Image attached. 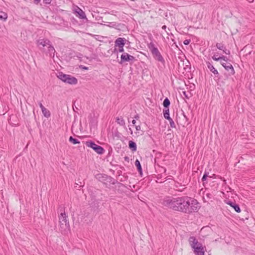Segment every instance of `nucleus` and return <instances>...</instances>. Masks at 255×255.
<instances>
[{"label": "nucleus", "instance_id": "nucleus-1", "mask_svg": "<svg viewBox=\"0 0 255 255\" xmlns=\"http://www.w3.org/2000/svg\"><path fill=\"white\" fill-rule=\"evenodd\" d=\"M162 204L173 210L191 214L197 212L199 209V203L193 198L184 196L180 197H165Z\"/></svg>", "mask_w": 255, "mask_h": 255}, {"label": "nucleus", "instance_id": "nucleus-2", "mask_svg": "<svg viewBox=\"0 0 255 255\" xmlns=\"http://www.w3.org/2000/svg\"><path fill=\"white\" fill-rule=\"evenodd\" d=\"M59 222L61 233L62 234L67 233L70 230V225L68 216L65 212H61L59 216Z\"/></svg>", "mask_w": 255, "mask_h": 255}, {"label": "nucleus", "instance_id": "nucleus-3", "mask_svg": "<svg viewBox=\"0 0 255 255\" xmlns=\"http://www.w3.org/2000/svg\"><path fill=\"white\" fill-rule=\"evenodd\" d=\"M58 77L62 81L70 84H76L78 82L77 79L74 77L62 73H59Z\"/></svg>", "mask_w": 255, "mask_h": 255}, {"label": "nucleus", "instance_id": "nucleus-4", "mask_svg": "<svg viewBox=\"0 0 255 255\" xmlns=\"http://www.w3.org/2000/svg\"><path fill=\"white\" fill-rule=\"evenodd\" d=\"M93 23L90 20L86 22H81V29L83 30V32L89 34V32L92 31V25Z\"/></svg>", "mask_w": 255, "mask_h": 255}, {"label": "nucleus", "instance_id": "nucleus-5", "mask_svg": "<svg viewBox=\"0 0 255 255\" xmlns=\"http://www.w3.org/2000/svg\"><path fill=\"white\" fill-rule=\"evenodd\" d=\"M86 145L93 148L98 154H102L104 151V149L102 146L96 144L93 142L87 141L86 142Z\"/></svg>", "mask_w": 255, "mask_h": 255}, {"label": "nucleus", "instance_id": "nucleus-6", "mask_svg": "<svg viewBox=\"0 0 255 255\" xmlns=\"http://www.w3.org/2000/svg\"><path fill=\"white\" fill-rule=\"evenodd\" d=\"M50 41L47 39H40L37 40V45L39 48L45 51V46H48L50 43Z\"/></svg>", "mask_w": 255, "mask_h": 255}, {"label": "nucleus", "instance_id": "nucleus-7", "mask_svg": "<svg viewBox=\"0 0 255 255\" xmlns=\"http://www.w3.org/2000/svg\"><path fill=\"white\" fill-rule=\"evenodd\" d=\"M151 52L155 60L160 62L163 64L165 63V60L157 48L154 49Z\"/></svg>", "mask_w": 255, "mask_h": 255}, {"label": "nucleus", "instance_id": "nucleus-8", "mask_svg": "<svg viewBox=\"0 0 255 255\" xmlns=\"http://www.w3.org/2000/svg\"><path fill=\"white\" fill-rule=\"evenodd\" d=\"M134 60V57L128 54L127 53L124 52L121 56V61L120 62V63L122 64L125 62L133 61Z\"/></svg>", "mask_w": 255, "mask_h": 255}, {"label": "nucleus", "instance_id": "nucleus-9", "mask_svg": "<svg viewBox=\"0 0 255 255\" xmlns=\"http://www.w3.org/2000/svg\"><path fill=\"white\" fill-rule=\"evenodd\" d=\"M189 242L190 246L193 249H195V248H198L199 247H200L202 246L201 243L198 242L196 238L193 236L190 237L189 238Z\"/></svg>", "mask_w": 255, "mask_h": 255}, {"label": "nucleus", "instance_id": "nucleus-10", "mask_svg": "<svg viewBox=\"0 0 255 255\" xmlns=\"http://www.w3.org/2000/svg\"><path fill=\"white\" fill-rule=\"evenodd\" d=\"M221 64L225 68V69L229 72L231 75L235 74L234 69L230 63H226L224 62L221 61Z\"/></svg>", "mask_w": 255, "mask_h": 255}, {"label": "nucleus", "instance_id": "nucleus-11", "mask_svg": "<svg viewBox=\"0 0 255 255\" xmlns=\"http://www.w3.org/2000/svg\"><path fill=\"white\" fill-rule=\"evenodd\" d=\"M46 54H48L51 57H54V54L55 52V50L53 46H52L51 43L47 46V50H46V48L45 49V51Z\"/></svg>", "mask_w": 255, "mask_h": 255}, {"label": "nucleus", "instance_id": "nucleus-12", "mask_svg": "<svg viewBox=\"0 0 255 255\" xmlns=\"http://www.w3.org/2000/svg\"><path fill=\"white\" fill-rule=\"evenodd\" d=\"M205 247L202 246L201 247H199L198 248H195V249H193V251L194 254L196 255H204L205 254Z\"/></svg>", "mask_w": 255, "mask_h": 255}, {"label": "nucleus", "instance_id": "nucleus-13", "mask_svg": "<svg viewBox=\"0 0 255 255\" xmlns=\"http://www.w3.org/2000/svg\"><path fill=\"white\" fill-rule=\"evenodd\" d=\"M126 39L125 38L119 37L115 41V46L118 47L124 46Z\"/></svg>", "mask_w": 255, "mask_h": 255}, {"label": "nucleus", "instance_id": "nucleus-14", "mask_svg": "<svg viewBox=\"0 0 255 255\" xmlns=\"http://www.w3.org/2000/svg\"><path fill=\"white\" fill-rule=\"evenodd\" d=\"M207 65L208 68V69L211 71L212 73H213L215 75H218L219 73L218 71L214 68L213 65L211 64L210 62H207Z\"/></svg>", "mask_w": 255, "mask_h": 255}, {"label": "nucleus", "instance_id": "nucleus-15", "mask_svg": "<svg viewBox=\"0 0 255 255\" xmlns=\"http://www.w3.org/2000/svg\"><path fill=\"white\" fill-rule=\"evenodd\" d=\"M228 204L230 205L232 207H233L237 212L240 213L241 212L240 208L238 204L233 202H229Z\"/></svg>", "mask_w": 255, "mask_h": 255}, {"label": "nucleus", "instance_id": "nucleus-16", "mask_svg": "<svg viewBox=\"0 0 255 255\" xmlns=\"http://www.w3.org/2000/svg\"><path fill=\"white\" fill-rule=\"evenodd\" d=\"M212 59L214 60L217 61H218L223 60V61H224L225 62H227V60H228V58L226 56H221V57H217V56L216 55H214L212 56Z\"/></svg>", "mask_w": 255, "mask_h": 255}, {"label": "nucleus", "instance_id": "nucleus-17", "mask_svg": "<svg viewBox=\"0 0 255 255\" xmlns=\"http://www.w3.org/2000/svg\"><path fill=\"white\" fill-rule=\"evenodd\" d=\"M128 146L129 148L133 151H135L136 150V143L131 141L130 140L128 142Z\"/></svg>", "mask_w": 255, "mask_h": 255}, {"label": "nucleus", "instance_id": "nucleus-18", "mask_svg": "<svg viewBox=\"0 0 255 255\" xmlns=\"http://www.w3.org/2000/svg\"><path fill=\"white\" fill-rule=\"evenodd\" d=\"M89 20L86 17L85 13L81 9V22H86Z\"/></svg>", "mask_w": 255, "mask_h": 255}, {"label": "nucleus", "instance_id": "nucleus-19", "mask_svg": "<svg viewBox=\"0 0 255 255\" xmlns=\"http://www.w3.org/2000/svg\"><path fill=\"white\" fill-rule=\"evenodd\" d=\"M116 122L121 126H124L125 125V122L122 117H117L116 118Z\"/></svg>", "mask_w": 255, "mask_h": 255}, {"label": "nucleus", "instance_id": "nucleus-20", "mask_svg": "<svg viewBox=\"0 0 255 255\" xmlns=\"http://www.w3.org/2000/svg\"><path fill=\"white\" fill-rule=\"evenodd\" d=\"M96 178L101 181H103L105 180V178H107V175L105 174H98L96 175Z\"/></svg>", "mask_w": 255, "mask_h": 255}, {"label": "nucleus", "instance_id": "nucleus-21", "mask_svg": "<svg viewBox=\"0 0 255 255\" xmlns=\"http://www.w3.org/2000/svg\"><path fill=\"white\" fill-rule=\"evenodd\" d=\"M41 111L44 117L49 118L50 116V112L46 108H43Z\"/></svg>", "mask_w": 255, "mask_h": 255}, {"label": "nucleus", "instance_id": "nucleus-22", "mask_svg": "<svg viewBox=\"0 0 255 255\" xmlns=\"http://www.w3.org/2000/svg\"><path fill=\"white\" fill-rule=\"evenodd\" d=\"M163 115L165 119L168 120L170 119V117L169 116V108L164 109L163 110Z\"/></svg>", "mask_w": 255, "mask_h": 255}, {"label": "nucleus", "instance_id": "nucleus-23", "mask_svg": "<svg viewBox=\"0 0 255 255\" xmlns=\"http://www.w3.org/2000/svg\"><path fill=\"white\" fill-rule=\"evenodd\" d=\"M135 165L136 166L138 171L141 174L142 172V168L138 160L136 159L135 161Z\"/></svg>", "mask_w": 255, "mask_h": 255}, {"label": "nucleus", "instance_id": "nucleus-24", "mask_svg": "<svg viewBox=\"0 0 255 255\" xmlns=\"http://www.w3.org/2000/svg\"><path fill=\"white\" fill-rule=\"evenodd\" d=\"M170 104V101L167 98H166L163 103V105L165 109L168 108Z\"/></svg>", "mask_w": 255, "mask_h": 255}, {"label": "nucleus", "instance_id": "nucleus-25", "mask_svg": "<svg viewBox=\"0 0 255 255\" xmlns=\"http://www.w3.org/2000/svg\"><path fill=\"white\" fill-rule=\"evenodd\" d=\"M7 18V15L6 13L0 11V19L3 20H5Z\"/></svg>", "mask_w": 255, "mask_h": 255}, {"label": "nucleus", "instance_id": "nucleus-26", "mask_svg": "<svg viewBox=\"0 0 255 255\" xmlns=\"http://www.w3.org/2000/svg\"><path fill=\"white\" fill-rule=\"evenodd\" d=\"M69 141L74 144L79 143V141L78 140V139L74 138L72 136H70L69 137Z\"/></svg>", "mask_w": 255, "mask_h": 255}, {"label": "nucleus", "instance_id": "nucleus-27", "mask_svg": "<svg viewBox=\"0 0 255 255\" xmlns=\"http://www.w3.org/2000/svg\"><path fill=\"white\" fill-rule=\"evenodd\" d=\"M148 47L149 49L150 52L157 48L155 47L154 44L153 42H150L149 44H148Z\"/></svg>", "mask_w": 255, "mask_h": 255}, {"label": "nucleus", "instance_id": "nucleus-28", "mask_svg": "<svg viewBox=\"0 0 255 255\" xmlns=\"http://www.w3.org/2000/svg\"><path fill=\"white\" fill-rule=\"evenodd\" d=\"M108 24H106V25L108 26L111 27L116 28L118 24L116 22H108Z\"/></svg>", "mask_w": 255, "mask_h": 255}, {"label": "nucleus", "instance_id": "nucleus-29", "mask_svg": "<svg viewBox=\"0 0 255 255\" xmlns=\"http://www.w3.org/2000/svg\"><path fill=\"white\" fill-rule=\"evenodd\" d=\"M216 47H217L218 49H219L220 50H222L224 49L225 48V47L224 46V45L223 44L218 43H217L216 44Z\"/></svg>", "mask_w": 255, "mask_h": 255}, {"label": "nucleus", "instance_id": "nucleus-30", "mask_svg": "<svg viewBox=\"0 0 255 255\" xmlns=\"http://www.w3.org/2000/svg\"><path fill=\"white\" fill-rule=\"evenodd\" d=\"M168 120L169 121V122L170 123V127L172 128H175V124L174 122H173V121L172 120V119L171 118H170V119H168Z\"/></svg>", "mask_w": 255, "mask_h": 255}, {"label": "nucleus", "instance_id": "nucleus-31", "mask_svg": "<svg viewBox=\"0 0 255 255\" xmlns=\"http://www.w3.org/2000/svg\"><path fill=\"white\" fill-rule=\"evenodd\" d=\"M208 173L205 172L203 175V176L202 177V180L203 182H204L205 181H206V179H207V177H208Z\"/></svg>", "mask_w": 255, "mask_h": 255}, {"label": "nucleus", "instance_id": "nucleus-32", "mask_svg": "<svg viewBox=\"0 0 255 255\" xmlns=\"http://www.w3.org/2000/svg\"><path fill=\"white\" fill-rule=\"evenodd\" d=\"M223 51L224 53L226 54H230V50L227 49L226 48H225V49L223 50Z\"/></svg>", "mask_w": 255, "mask_h": 255}, {"label": "nucleus", "instance_id": "nucleus-33", "mask_svg": "<svg viewBox=\"0 0 255 255\" xmlns=\"http://www.w3.org/2000/svg\"><path fill=\"white\" fill-rule=\"evenodd\" d=\"M190 42V40L189 39H186L183 41V43L185 45H188Z\"/></svg>", "mask_w": 255, "mask_h": 255}, {"label": "nucleus", "instance_id": "nucleus-34", "mask_svg": "<svg viewBox=\"0 0 255 255\" xmlns=\"http://www.w3.org/2000/svg\"><path fill=\"white\" fill-rule=\"evenodd\" d=\"M52 0H43V2L46 4H49L51 2Z\"/></svg>", "mask_w": 255, "mask_h": 255}, {"label": "nucleus", "instance_id": "nucleus-35", "mask_svg": "<svg viewBox=\"0 0 255 255\" xmlns=\"http://www.w3.org/2000/svg\"><path fill=\"white\" fill-rule=\"evenodd\" d=\"M119 51L120 52H123L124 53V46H122V47H119Z\"/></svg>", "mask_w": 255, "mask_h": 255}, {"label": "nucleus", "instance_id": "nucleus-36", "mask_svg": "<svg viewBox=\"0 0 255 255\" xmlns=\"http://www.w3.org/2000/svg\"><path fill=\"white\" fill-rule=\"evenodd\" d=\"M183 94L184 95V96L187 98V99H189L190 96L186 94V92H183Z\"/></svg>", "mask_w": 255, "mask_h": 255}, {"label": "nucleus", "instance_id": "nucleus-37", "mask_svg": "<svg viewBox=\"0 0 255 255\" xmlns=\"http://www.w3.org/2000/svg\"><path fill=\"white\" fill-rule=\"evenodd\" d=\"M38 104H39V106L40 107V108H41V109L42 110L43 108H44L45 107L43 106V105L42 104V103L40 102L38 103Z\"/></svg>", "mask_w": 255, "mask_h": 255}, {"label": "nucleus", "instance_id": "nucleus-38", "mask_svg": "<svg viewBox=\"0 0 255 255\" xmlns=\"http://www.w3.org/2000/svg\"><path fill=\"white\" fill-rule=\"evenodd\" d=\"M81 69H84V70H88V67H85V66H83L81 65Z\"/></svg>", "mask_w": 255, "mask_h": 255}, {"label": "nucleus", "instance_id": "nucleus-39", "mask_svg": "<svg viewBox=\"0 0 255 255\" xmlns=\"http://www.w3.org/2000/svg\"><path fill=\"white\" fill-rule=\"evenodd\" d=\"M76 104H77V105H78V101H75V102H74V106H75V108H76V109L78 110V108H77V107H76Z\"/></svg>", "mask_w": 255, "mask_h": 255}, {"label": "nucleus", "instance_id": "nucleus-40", "mask_svg": "<svg viewBox=\"0 0 255 255\" xmlns=\"http://www.w3.org/2000/svg\"><path fill=\"white\" fill-rule=\"evenodd\" d=\"M34 0L35 3L38 4L40 2L41 0Z\"/></svg>", "mask_w": 255, "mask_h": 255}, {"label": "nucleus", "instance_id": "nucleus-41", "mask_svg": "<svg viewBox=\"0 0 255 255\" xmlns=\"http://www.w3.org/2000/svg\"><path fill=\"white\" fill-rule=\"evenodd\" d=\"M135 128H136V129L137 130H139L140 129V126H136L135 127Z\"/></svg>", "mask_w": 255, "mask_h": 255}, {"label": "nucleus", "instance_id": "nucleus-42", "mask_svg": "<svg viewBox=\"0 0 255 255\" xmlns=\"http://www.w3.org/2000/svg\"><path fill=\"white\" fill-rule=\"evenodd\" d=\"M132 124L134 125L136 123L135 120H133L132 121Z\"/></svg>", "mask_w": 255, "mask_h": 255}, {"label": "nucleus", "instance_id": "nucleus-43", "mask_svg": "<svg viewBox=\"0 0 255 255\" xmlns=\"http://www.w3.org/2000/svg\"><path fill=\"white\" fill-rule=\"evenodd\" d=\"M166 25H163V26H162V29H166Z\"/></svg>", "mask_w": 255, "mask_h": 255}, {"label": "nucleus", "instance_id": "nucleus-44", "mask_svg": "<svg viewBox=\"0 0 255 255\" xmlns=\"http://www.w3.org/2000/svg\"><path fill=\"white\" fill-rule=\"evenodd\" d=\"M75 184H76L75 187H77V186L78 185V183H75Z\"/></svg>", "mask_w": 255, "mask_h": 255}, {"label": "nucleus", "instance_id": "nucleus-45", "mask_svg": "<svg viewBox=\"0 0 255 255\" xmlns=\"http://www.w3.org/2000/svg\"><path fill=\"white\" fill-rule=\"evenodd\" d=\"M76 12L77 13V14H78V15H80V12H78V11H76Z\"/></svg>", "mask_w": 255, "mask_h": 255}, {"label": "nucleus", "instance_id": "nucleus-46", "mask_svg": "<svg viewBox=\"0 0 255 255\" xmlns=\"http://www.w3.org/2000/svg\"><path fill=\"white\" fill-rule=\"evenodd\" d=\"M249 0L250 2H253L254 0Z\"/></svg>", "mask_w": 255, "mask_h": 255}, {"label": "nucleus", "instance_id": "nucleus-47", "mask_svg": "<svg viewBox=\"0 0 255 255\" xmlns=\"http://www.w3.org/2000/svg\"><path fill=\"white\" fill-rule=\"evenodd\" d=\"M74 128V125H73V126H72V129H73V128Z\"/></svg>", "mask_w": 255, "mask_h": 255}, {"label": "nucleus", "instance_id": "nucleus-48", "mask_svg": "<svg viewBox=\"0 0 255 255\" xmlns=\"http://www.w3.org/2000/svg\"><path fill=\"white\" fill-rule=\"evenodd\" d=\"M137 118H138V117L137 116L135 117V119H136Z\"/></svg>", "mask_w": 255, "mask_h": 255}, {"label": "nucleus", "instance_id": "nucleus-49", "mask_svg": "<svg viewBox=\"0 0 255 255\" xmlns=\"http://www.w3.org/2000/svg\"><path fill=\"white\" fill-rule=\"evenodd\" d=\"M127 158H128V157H125L126 160H127Z\"/></svg>", "mask_w": 255, "mask_h": 255}]
</instances>
